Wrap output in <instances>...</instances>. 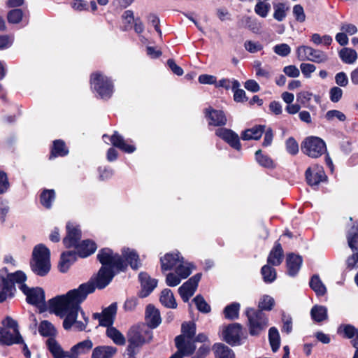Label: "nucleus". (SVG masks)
Masks as SVG:
<instances>
[{"instance_id":"61","label":"nucleus","mask_w":358,"mask_h":358,"mask_svg":"<svg viewBox=\"0 0 358 358\" xmlns=\"http://www.w3.org/2000/svg\"><path fill=\"white\" fill-rule=\"evenodd\" d=\"M343 96V90L338 87H333L329 90V99L333 103L338 102Z\"/></svg>"},{"instance_id":"33","label":"nucleus","mask_w":358,"mask_h":358,"mask_svg":"<svg viewBox=\"0 0 358 358\" xmlns=\"http://www.w3.org/2000/svg\"><path fill=\"white\" fill-rule=\"evenodd\" d=\"M215 358H235L231 349L223 343H215L213 345Z\"/></svg>"},{"instance_id":"32","label":"nucleus","mask_w":358,"mask_h":358,"mask_svg":"<svg viewBox=\"0 0 358 358\" xmlns=\"http://www.w3.org/2000/svg\"><path fill=\"white\" fill-rule=\"evenodd\" d=\"M338 55L341 61L347 64H352L357 59L358 55L357 52L349 48H343L338 52Z\"/></svg>"},{"instance_id":"36","label":"nucleus","mask_w":358,"mask_h":358,"mask_svg":"<svg viewBox=\"0 0 358 358\" xmlns=\"http://www.w3.org/2000/svg\"><path fill=\"white\" fill-rule=\"evenodd\" d=\"M106 336L117 345H124L126 343L124 335L113 326L107 328Z\"/></svg>"},{"instance_id":"26","label":"nucleus","mask_w":358,"mask_h":358,"mask_svg":"<svg viewBox=\"0 0 358 358\" xmlns=\"http://www.w3.org/2000/svg\"><path fill=\"white\" fill-rule=\"evenodd\" d=\"M45 344L54 358H67L69 351H64L55 338H48Z\"/></svg>"},{"instance_id":"8","label":"nucleus","mask_w":358,"mask_h":358,"mask_svg":"<svg viewBox=\"0 0 358 358\" xmlns=\"http://www.w3.org/2000/svg\"><path fill=\"white\" fill-rule=\"evenodd\" d=\"M90 85L91 88L103 99H108L113 93L112 81L101 72H95L91 75Z\"/></svg>"},{"instance_id":"6","label":"nucleus","mask_w":358,"mask_h":358,"mask_svg":"<svg viewBox=\"0 0 358 358\" xmlns=\"http://www.w3.org/2000/svg\"><path fill=\"white\" fill-rule=\"evenodd\" d=\"M22 342L17 322L6 317L0 327V345L10 346Z\"/></svg>"},{"instance_id":"56","label":"nucleus","mask_w":358,"mask_h":358,"mask_svg":"<svg viewBox=\"0 0 358 358\" xmlns=\"http://www.w3.org/2000/svg\"><path fill=\"white\" fill-rule=\"evenodd\" d=\"M273 52L281 57H287L291 52V48L287 43H280L275 45L273 48Z\"/></svg>"},{"instance_id":"44","label":"nucleus","mask_w":358,"mask_h":358,"mask_svg":"<svg viewBox=\"0 0 358 358\" xmlns=\"http://www.w3.org/2000/svg\"><path fill=\"white\" fill-rule=\"evenodd\" d=\"M268 340L273 352H276L280 345V338L278 330L275 327L270 328L268 331Z\"/></svg>"},{"instance_id":"60","label":"nucleus","mask_w":358,"mask_h":358,"mask_svg":"<svg viewBox=\"0 0 358 358\" xmlns=\"http://www.w3.org/2000/svg\"><path fill=\"white\" fill-rule=\"evenodd\" d=\"M286 150L292 155L298 153L299 145L294 138L290 137L286 141Z\"/></svg>"},{"instance_id":"25","label":"nucleus","mask_w":358,"mask_h":358,"mask_svg":"<svg viewBox=\"0 0 358 358\" xmlns=\"http://www.w3.org/2000/svg\"><path fill=\"white\" fill-rule=\"evenodd\" d=\"M302 257L293 253L287 255L286 263L287 273L290 276H295L299 271L302 264Z\"/></svg>"},{"instance_id":"39","label":"nucleus","mask_w":358,"mask_h":358,"mask_svg":"<svg viewBox=\"0 0 358 358\" xmlns=\"http://www.w3.org/2000/svg\"><path fill=\"white\" fill-rule=\"evenodd\" d=\"M55 199V192L54 189H43L40 195V202L47 209H50L52 207Z\"/></svg>"},{"instance_id":"55","label":"nucleus","mask_w":358,"mask_h":358,"mask_svg":"<svg viewBox=\"0 0 358 358\" xmlns=\"http://www.w3.org/2000/svg\"><path fill=\"white\" fill-rule=\"evenodd\" d=\"M355 252L352 255L349 257L346 260L347 268L349 270L354 269L355 268L358 267V250H353ZM355 282L358 286V273L355 276Z\"/></svg>"},{"instance_id":"62","label":"nucleus","mask_w":358,"mask_h":358,"mask_svg":"<svg viewBox=\"0 0 358 358\" xmlns=\"http://www.w3.org/2000/svg\"><path fill=\"white\" fill-rule=\"evenodd\" d=\"M326 118L328 120H332L334 118H337L340 121H345L346 119V117L345 114L339 110H331L327 112L326 113Z\"/></svg>"},{"instance_id":"47","label":"nucleus","mask_w":358,"mask_h":358,"mask_svg":"<svg viewBox=\"0 0 358 358\" xmlns=\"http://www.w3.org/2000/svg\"><path fill=\"white\" fill-rule=\"evenodd\" d=\"M348 243L352 250H357L358 243V224L356 227H353L348 234Z\"/></svg>"},{"instance_id":"52","label":"nucleus","mask_w":358,"mask_h":358,"mask_svg":"<svg viewBox=\"0 0 358 358\" xmlns=\"http://www.w3.org/2000/svg\"><path fill=\"white\" fill-rule=\"evenodd\" d=\"M271 10V5L266 2H257L255 6V12L262 17H266Z\"/></svg>"},{"instance_id":"18","label":"nucleus","mask_w":358,"mask_h":358,"mask_svg":"<svg viewBox=\"0 0 358 358\" xmlns=\"http://www.w3.org/2000/svg\"><path fill=\"white\" fill-rule=\"evenodd\" d=\"M216 136L227 142L233 148L240 150L241 145L239 141V137L237 134L231 129L227 128H220L215 131Z\"/></svg>"},{"instance_id":"58","label":"nucleus","mask_w":358,"mask_h":358,"mask_svg":"<svg viewBox=\"0 0 358 358\" xmlns=\"http://www.w3.org/2000/svg\"><path fill=\"white\" fill-rule=\"evenodd\" d=\"M293 15L295 20L299 22H303L306 20V14L303 8L299 5H295L293 7Z\"/></svg>"},{"instance_id":"41","label":"nucleus","mask_w":358,"mask_h":358,"mask_svg":"<svg viewBox=\"0 0 358 358\" xmlns=\"http://www.w3.org/2000/svg\"><path fill=\"white\" fill-rule=\"evenodd\" d=\"M239 310L240 304L238 303L234 302L227 306L223 310L224 317L231 320L238 319L239 315Z\"/></svg>"},{"instance_id":"37","label":"nucleus","mask_w":358,"mask_h":358,"mask_svg":"<svg viewBox=\"0 0 358 358\" xmlns=\"http://www.w3.org/2000/svg\"><path fill=\"white\" fill-rule=\"evenodd\" d=\"M160 302L166 307L169 308H176L177 303L173 294L169 289H164L161 292Z\"/></svg>"},{"instance_id":"11","label":"nucleus","mask_w":358,"mask_h":358,"mask_svg":"<svg viewBox=\"0 0 358 358\" xmlns=\"http://www.w3.org/2000/svg\"><path fill=\"white\" fill-rule=\"evenodd\" d=\"M296 54L300 61L307 60L320 64L329 60L328 55L325 52L308 45L299 46L296 50Z\"/></svg>"},{"instance_id":"21","label":"nucleus","mask_w":358,"mask_h":358,"mask_svg":"<svg viewBox=\"0 0 358 358\" xmlns=\"http://www.w3.org/2000/svg\"><path fill=\"white\" fill-rule=\"evenodd\" d=\"M183 257L177 253H167L160 259L162 271L176 269Z\"/></svg>"},{"instance_id":"3","label":"nucleus","mask_w":358,"mask_h":358,"mask_svg":"<svg viewBox=\"0 0 358 358\" xmlns=\"http://www.w3.org/2000/svg\"><path fill=\"white\" fill-rule=\"evenodd\" d=\"M30 267L34 273L41 277L45 276L50 272V251L45 245L38 244L34 247Z\"/></svg>"},{"instance_id":"5","label":"nucleus","mask_w":358,"mask_h":358,"mask_svg":"<svg viewBox=\"0 0 358 358\" xmlns=\"http://www.w3.org/2000/svg\"><path fill=\"white\" fill-rule=\"evenodd\" d=\"M22 291V271H17L8 273L7 268L0 270V302L3 301L8 296H12L15 291V284Z\"/></svg>"},{"instance_id":"14","label":"nucleus","mask_w":358,"mask_h":358,"mask_svg":"<svg viewBox=\"0 0 358 358\" xmlns=\"http://www.w3.org/2000/svg\"><path fill=\"white\" fill-rule=\"evenodd\" d=\"M201 278V273H196L178 288V293L184 302H187L194 295Z\"/></svg>"},{"instance_id":"10","label":"nucleus","mask_w":358,"mask_h":358,"mask_svg":"<svg viewBox=\"0 0 358 358\" xmlns=\"http://www.w3.org/2000/svg\"><path fill=\"white\" fill-rule=\"evenodd\" d=\"M301 151L311 158H318L327 152L325 142L317 136H308L301 143Z\"/></svg>"},{"instance_id":"34","label":"nucleus","mask_w":358,"mask_h":358,"mask_svg":"<svg viewBox=\"0 0 358 358\" xmlns=\"http://www.w3.org/2000/svg\"><path fill=\"white\" fill-rule=\"evenodd\" d=\"M69 150L62 140H55L53 141L51 149L50 159L57 157H64L68 155Z\"/></svg>"},{"instance_id":"59","label":"nucleus","mask_w":358,"mask_h":358,"mask_svg":"<svg viewBox=\"0 0 358 358\" xmlns=\"http://www.w3.org/2000/svg\"><path fill=\"white\" fill-rule=\"evenodd\" d=\"M182 279L176 273H169L166 275V283L169 287H176L180 283Z\"/></svg>"},{"instance_id":"49","label":"nucleus","mask_w":358,"mask_h":358,"mask_svg":"<svg viewBox=\"0 0 358 358\" xmlns=\"http://www.w3.org/2000/svg\"><path fill=\"white\" fill-rule=\"evenodd\" d=\"M275 304V301L273 297L268 295L263 296L259 302L258 310H271Z\"/></svg>"},{"instance_id":"57","label":"nucleus","mask_w":358,"mask_h":358,"mask_svg":"<svg viewBox=\"0 0 358 358\" xmlns=\"http://www.w3.org/2000/svg\"><path fill=\"white\" fill-rule=\"evenodd\" d=\"M244 48L250 53H256L263 49V46L260 43L250 40L244 43Z\"/></svg>"},{"instance_id":"15","label":"nucleus","mask_w":358,"mask_h":358,"mask_svg":"<svg viewBox=\"0 0 358 358\" xmlns=\"http://www.w3.org/2000/svg\"><path fill=\"white\" fill-rule=\"evenodd\" d=\"M203 114L210 126L222 127L227 122L226 115L222 110L214 109L209 106L203 110Z\"/></svg>"},{"instance_id":"23","label":"nucleus","mask_w":358,"mask_h":358,"mask_svg":"<svg viewBox=\"0 0 358 358\" xmlns=\"http://www.w3.org/2000/svg\"><path fill=\"white\" fill-rule=\"evenodd\" d=\"M120 257L127 264V266L129 265L133 269H138L141 266L139 260V256L134 250L123 248L122 250V256Z\"/></svg>"},{"instance_id":"28","label":"nucleus","mask_w":358,"mask_h":358,"mask_svg":"<svg viewBox=\"0 0 358 358\" xmlns=\"http://www.w3.org/2000/svg\"><path fill=\"white\" fill-rule=\"evenodd\" d=\"M110 141L113 146L125 152L132 153L136 150L135 146L127 144L124 138L117 131H115L111 136Z\"/></svg>"},{"instance_id":"17","label":"nucleus","mask_w":358,"mask_h":358,"mask_svg":"<svg viewBox=\"0 0 358 358\" xmlns=\"http://www.w3.org/2000/svg\"><path fill=\"white\" fill-rule=\"evenodd\" d=\"M306 178L308 185H317L320 182L324 181L327 176L322 166L314 165L306 171Z\"/></svg>"},{"instance_id":"19","label":"nucleus","mask_w":358,"mask_h":358,"mask_svg":"<svg viewBox=\"0 0 358 358\" xmlns=\"http://www.w3.org/2000/svg\"><path fill=\"white\" fill-rule=\"evenodd\" d=\"M138 278L141 285V290L139 295L141 297L144 298L148 296L157 287V280L150 278L146 273H141Z\"/></svg>"},{"instance_id":"4","label":"nucleus","mask_w":358,"mask_h":358,"mask_svg":"<svg viewBox=\"0 0 358 358\" xmlns=\"http://www.w3.org/2000/svg\"><path fill=\"white\" fill-rule=\"evenodd\" d=\"M182 334L176 337L175 343L179 353L186 356L192 355L196 349L193 338L196 334L194 322H184L181 327Z\"/></svg>"},{"instance_id":"29","label":"nucleus","mask_w":358,"mask_h":358,"mask_svg":"<svg viewBox=\"0 0 358 358\" xmlns=\"http://www.w3.org/2000/svg\"><path fill=\"white\" fill-rule=\"evenodd\" d=\"M92 341L90 339H86L71 347L69 354L78 358L80 355L87 354L92 350Z\"/></svg>"},{"instance_id":"48","label":"nucleus","mask_w":358,"mask_h":358,"mask_svg":"<svg viewBox=\"0 0 358 358\" xmlns=\"http://www.w3.org/2000/svg\"><path fill=\"white\" fill-rule=\"evenodd\" d=\"M255 159L258 164L264 167L271 168L273 166V160L268 156L263 155L261 150L255 152Z\"/></svg>"},{"instance_id":"12","label":"nucleus","mask_w":358,"mask_h":358,"mask_svg":"<svg viewBox=\"0 0 358 358\" xmlns=\"http://www.w3.org/2000/svg\"><path fill=\"white\" fill-rule=\"evenodd\" d=\"M223 341L231 346L240 345L241 340L245 338L243 327L239 323H232L223 326L221 331Z\"/></svg>"},{"instance_id":"22","label":"nucleus","mask_w":358,"mask_h":358,"mask_svg":"<svg viewBox=\"0 0 358 358\" xmlns=\"http://www.w3.org/2000/svg\"><path fill=\"white\" fill-rule=\"evenodd\" d=\"M145 318L148 327L152 329L157 327L162 322L159 310L152 304L147 306Z\"/></svg>"},{"instance_id":"16","label":"nucleus","mask_w":358,"mask_h":358,"mask_svg":"<svg viewBox=\"0 0 358 358\" xmlns=\"http://www.w3.org/2000/svg\"><path fill=\"white\" fill-rule=\"evenodd\" d=\"M117 309V303H113L108 307L103 309L101 313H94L93 318L99 320V325L106 327L108 328L111 327L114 322Z\"/></svg>"},{"instance_id":"13","label":"nucleus","mask_w":358,"mask_h":358,"mask_svg":"<svg viewBox=\"0 0 358 358\" xmlns=\"http://www.w3.org/2000/svg\"><path fill=\"white\" fill-rule=\"evenodd\" d=\"M24 294L26 295L27 302L37 307L41 313L47 310L45 292L42 288L38 287L29 288L24 283Z\"/></svg>"},{"instance_id":"50","label":"nucleus","mask_w":358,"mask_h":358,"mask_svg":"<svg viewBox=\"0 0 358 358\" xmlns=\"http://www.w3.org/2000/svg\"><path fill=\"white\" fill-rule=\"evenodd\" d=\"M216 87H222L225 90H229L231 88L232 90H235L240 87V83L236 80H229L227 78H223L219 80V82H216L215 84Z\"/></svg>"},{"instance_id":"9","label":"nucleus","mask_w":358,"mask_h":358,"mask_svg":"<svg viewBox=\"0 0 358 358\" xmlns=\"http://www.w3.org/2000/svg\"><path fill=\"white\" fill-rule=\"evenodd\" d=\"M245 314L248 320L249 333L251 336H258L267 328L268 320L262 311L248 308Z\"/></svg>"},{"instance_id":"27","label":"nucleus","mask_w":358,"mask_h":358,"mask_svg":"<svg viewBox=\"0 0 358 358\" xmlns=\"http://www.w3.org/2000/svg\"><path fill=\"white\" fill-rule=\"evenodd\" d=\"M117 349L110 345H99L92 350L91 358H113Z\"/></svg>"},{"instance_id":"35","label":"nucleus","mask_w":358,"mask_h":358,"mask_svg":"<svg viewBox=\"0 0 358 358\" xmlns=\"http://www.w3.org/2000/svg\"><path fill=\"white\" fill-rule=\"evenodd\" d=\"M264 126H256L251 129H246L241 135L243 140H258L264 131Z\"/></svg>"},{"instance_id":"53","label":"nucleus","mask_w":358,"mask_h":358,"mask_svg":"<svg viewBox=\"0 0 358 358\" xmlns=\"http://www.w3.org/2000/svg\"><path fill=\"white\" fill-rule=\"evenodd\" d=\"M122 23L124 24V29L128 30L131 28L132 24L135 22L134 13L131 10L124 11L122 15Z\"/></svg>"},{"instance_id":"1","label":"nucleus","mask_w":358,"mask_h":358,"mask_svg":"<svg viewBox=\"0 0 358 358\" xmlns=\"http://www.w3.org/2000/svg\"><path fill=\"white\" fill-rule=\"evenodd\" d=\"M97 259L102 264L97 275L78 288L69 291L66 294L57 296L48 301L49 310L60 317H64L63 327L69 330L72 327L76 331H83L88 323V318L81 310L80 304L87 296L96 288L103 289L112 280L114 270L124 271L127 264L120 255L114 253L110 248L99 250Z\"/></svg>"},{"instance_id":"31","label":"nucleus","mask_w":358,"mask_h":358,"mask_svg":"<svg viewBox=\"0 0 358 358\" xmlns=\"http://www.w3.org/2000/svg\"><path fill=\"white\" fill-rule=\"evenodd\" d=\"M310 316L315 322H322L328 319L327 308L321 305H315L310 310Z\"/></svg>"},{"instance_id":"42","label":"nucleus","mask_w":358,"mask_h":358,"mask_svg":"<svg viewBox=\"0 0 358 358\" xmlns=\"http://www.w3.org/2000/svg\"><path fill=\"white\" fill-rule=\"evenodd\" d=\"M309 284L311 289L317 296H323L327 292L324 285L317 275H315L311 278Z\"/></svg>"},{"instance_id":"24","label":"nucleus","mask_w":358,"mask_h":358,"mask_svg":"<svg viewBox=\"0 0 358 358\" xmlns=\"http://www.w3.org/2000/svg\"><path fill=\"white\" fill-rule=\"evenodd\" d=\"M284 252L281 244L276 241L268 256L267 262L273 266H279L282 262Z\"/></svg>"},{"instance_id":"51","label":"nucleus","mask_w":358,"mask_h":358,"mask_svg":"<svg viewBox=\"0 0 358 358\" xmlns=\"http://www.w3.org/2000/svg\"><path fill=\"white\" fill-rule=\"evenodd\" d=\"M197 309L203 313H208L210 312V306L205 301L203 297L199 294L193 299Z\"/></svg>"},{"instance_id":"2","label":"nucleus","mask_w":358,"mask_h":358,"mask_svg":"<svg viewBox=\"0 0 358 358\" xmlns=\"http://www.w3.org/2000/svg\"><path fill=\"white\" fill-rule=\"evenodd\" d=\"M80 238L81 231L78 227L74 224L68 223L66 236L63 240L64 245L69 248H75L79 257H87L95 252L96 245L90 240H85L80 243Z\"/></svg>"},{"instance_id":"54","label":"nucleus","mask_w":358,"mask_h":358,"mask_svg":"<svg viewBox=\"0 0 358 358\" xmlns=\"http://www.w3.org/2000/svg\"><path fill=\"white\" fill-rule=\"evenodd\" d=\"M22 19V10L15 8L10 10L7 15V20L10 24H17Z\"/></svg>"},{"instance_id":"30","label":"nucleus","mask_w":358,"mask_h":358,"mask_svg":"<svg viewBox=\"0 0 358 358\" xmlns=\"http://www.w3.org/2000/svg\"><path fill=\"white\" fill-rule=\"evenodd\" d=\"M78 252L75 251H67L62 254L60 261L58 265L61 272L65 273L68 271L71 264L75 261Z\"/></svg>"},{"instance_id":"20","label":"nucleus","mask_w":358,"mask_h":358,"mask_svg":"<svg viewBox=\"0 0 358 358\" xmlns=\"http://www.w3.org/2000/svg\"><path fill=\"white\" fill-rule=\"evenodd\" d=\"M337 333L343 335L344 338L351 339V344L355 348H358V329L353 325L349 324H341Z\"/></svg>"},{"instance_id":"45","label":"nucleus","mask_w":358,"mask_h":358,"mask_svg":"<svg viewBox=\"0 0 358 358\" xmlns=\"http://www.w3.org/2000/svg\"><path fill=\"white\" fill-rule=\"evenodd\" d=\"M210 352V346L208 345L203 344L197 350L196 354L191 358H206V357ZM183 357H187L183 353H179V350L173 355L170 358H182Z\"/></svg>"},{"instance_id":"63","label":"nucleus","mask_w":358,"mask_h":358,"mask_svg":"<svg viewBox=\"0 0 358 358\" xmlns=\"http://www.w3.org/2000/svg\"><path fill=\"white\" fill-rule=\"evenodd\" d=\"M340 29L350 36L354 35L358 31L357 27L355 24L348 22L342 23Z\"/></svg>"},{"instance_id":"7","label":"nucleus","mask_w":358,"mask_h":358,"mask_svg":"<svg viewBox=\"0 0 358 358\" xmlns=\"http://www.w3.org/2000/svg\"><path fill=\"white\" fill-rule=\"evenodd\" d=\"M127 336L129 343L127 348L136 350L152 339V332L144 324L134 325L129 329Z\"/></svg>"},{"instance_id":"40","label":"nucleus","mask_w":358,"mask_h":358,"mask_svg":"<svg viewBox=\"0 0 358 358\" xmlns=\"http://www.w3.org/2000/svg\"><path fill=\"white\" fill-rule=\"evenodd\" d=\"M40 334L45 337L55 338L57 331L54 326L48 321H42L38 327Z\"/></svg>"},{"instance_id":"38","label":"nucleus","mask_w":358,"mask_h":358,"mask_svg":"<svg viewBox=\"0 0 358 358\" xmlns=\"http://www.w3.org/2000/svg\"><path fill=\"white\" fill-rule=\"evenodd\" d=\"M194 268V266L188 262H185L184 258L175 269V272L182 278H187Z\"/></svg>"},{"instance_id":"43","label":"nucleus","mask_w":358,"mask_h":358,"mask_svg":"<svg viewBox=\"0 0 358 358\" xmlns=\"http://www.w3.org/2000/svg\"><path fill=\"white\" fill-rule=\"evenodd\" d=\"M273 18L278 22H282L287 16L289 6L285 3H278L273 5Z\"/></svg>"},{"instance_id":"46","label":"nucleus","mask_w":358,"mask_h":358,"mask_svg":"<svg viewBox=\"0 0 358 358\" xmlns=\"http://www.w3.org/2000/svg\"><path fill=\"white\" fill-rule=\"evenodd\" d=\"M263 280L266 283H271L276 279L275 269L269 265H264L261 269Z\"/></svg>"},{"instance_id":"64","label":"nucleus","mask_w":358,"mask_h":358,"mask_svg":"<svg viewBox=\"0 0 358 358\" xmlns=\"http://www.w3.org/2000/svg\"><path fill=\"white\" fill-rule=\"evenodd\" d=\"M301 71L306 78H310L311 73L316 70L314 64L310 63H302L300 65Z\"/></svg>"}]
</instances>
